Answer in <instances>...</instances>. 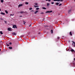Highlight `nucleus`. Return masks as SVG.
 I'll return each instance as SVG.
<instances>
[{
	"label": "nucleus",
	"mask_w": 75,
	"mask_h": 75,
	"mask_svg": "<svg viewBox=\"0 0 75 75\" xmlns=\"http://www.w3.org/2000/svg\"><path fill=\"white\" fill-rule=\"evenodd\" d=\"M13 28H17V26H16V25H13Z\"/></svg>",
	"instance_id": "f257e3e1"
},
{
	"label": "nucleus",
	"mask_w": 75,
	"mask_h": 75,
	"mask_svg": "<svg viewBox=\"0 0 75 75\" xmlns=\"http://www.w3.org/2000/svg\"><path fill=\"white\" fill-rule=\"evenodd\" d=\"M52 11H47L45 13H52Z\"/></svg>",
	"instance_id": "f03ea898"
},
{
	"label": "nucleus",
	"mask_w": 75,
	"mask_h": 75,
	"mask_svg": "<svg viewBox=\"0 0 75 75\" xmlns=\"http://www.w3.org/2000/svg\"><path fill=\"white\" fill-rule=\"evenodd\" d=\"M12 35H16V33H15L13 32L12 33Z\"/></svg>",
	"instance_id": "7ed1b4c3"
},
{
	"label": "nucleus",
	"mask_w": 75,
	"mask_h": 75,
	"mask_svg": "<svg viewBox=\"0 0 75 75\" xmlns=\"http://www.w3.org/2000/svg\"><path fill=\"white\" fill-rule=\"evenodd\" d=\"M23 6V4H20L18 5V6L19 7H21V6Z\"/></svg>",
	"instance_id": "20e7f679"
},
{
	"label": "nucleus",
	"mask_w": 75,
	"mask_h": 75,
	"mask_svg": "<svg viewBox=\"0 0 75 75\" xmlns=\"http://www.w3.org/2000/svg\"><path fill=\"white\" fill-rule=\"evenodd\" d=\"M69 35H71V36H72V32H70Z\"/></svg>",
	"instance_id": "39448f33"
},
{
	"label": "nucleus",
	"mask_w": 75,
	"mask_h": 75,
	"mask_svg": "<svg viewBox=\"0 0 75 75\" xmlns=\"http://www.w3.org/2000/svg\"><path fill=\"white\" fill-rule=\"evenodd\" d=\"M71 10H72L71 9H70L68 11V13H70L71 11Z\"/></svg>",
	"instance_id": "423d86ee"
},
{
	"label": "nucleus",
	"mask_w": 75,
	"mask_h": 75,
	"mask_svg": "<svg viewBox=\"0 0 75 75\" xmlns=\"http://www.w3.org/2000/svg\"><path fill=\"white\" fill-rule=\"evenodd\" d=\"M1 14L2 15H5V13L2 12L1 13Z\"/></svg>",
	"instance_id": "0eeeda50"
},
{
	"label": "nucleus",
	"mask_w": 75,
	"mask_h": 75,
	"mask_svg": "<svg viewBox=\"0 0 75 75\" xmlns=\"http://www.w3.org/2000/svg\"><path fill=\"white\" fill-rule=\"evenodd\" d=\"M71 52H75L74 51V50H73V49H72L71 50Z\"/></svg>",
	"instance_id": "6e6552de"
},
{
	"label": "nucleus",
	"mask_w": 75,
	"mask_h": 75,
	"mask_svg": "<svg viewBox=\"0 0 75 75\" xmlns=\"http://www.w3.org/2000/svg\"><path fill=\"white\" fill-rule=\"evenodd\" d=\"M59 3H58V2H57L55 4L56 5H57V6H58V4H59Z\"/></svg>",
	"instance_id": "1a4fd4ad"
},
{
	"label": "nucleus",
	"mask_w": 75,
	"mask_h": 75,
	"mask_svg": "<svg viewBox=\"0 0 75 75\" xmlns=\"http://www.w3.org/2000/svg\"><path fill=\"white\" fill-rule=\"evenodd\" d=\"M8 31H11V29H10V28H8Z\"/></svg>",
	"instance_id": "9d476101"
},
{
	"label": "nucleus",
	"mask_w": 75,
	"mask_h": 75,
	"mask_svg": "<svg viewBox=\"0 0 75 75\" xmlns=\"http://www.w3.org/2000/svg\"><path fill=\"white\" fill-rule=\"evenodd\" d=\"M38 11H37L34 12V14H37V13H38Z\"/></svg>",
	"instance_id": "9b49d317"
},
{
	"label": "nucleus",
	"mask_w": 75,
	"mask_h": 75,
	"mask_svg": "<svg viewBox=\"0 0 75 75\" xmlns=\"http://www.w3.org/2000/svg\"><path fill=\"white\" fill-rule=\"evenodd\" d=\"M34 7L35 8H36V7H39V6H34Z\"/></svg>",
	"instance_id": "f8f14e48"
},
{
	"label": "nucleus",
	"mask_w": 75,
	"mask_h": 75,
	"mask_svg": "<svg viewBox=\"0 0 75 75\" xmlns=\"http://www.w3.org/2000/svg\"><path fill=\"white\" fill-rule=\"evenodd\" d=\"M25 13V12L24 11H21V12H20V13H21V14H22V13Z\"/></svg>",
	"instance_id": "ddd939ff"
},
{
	"label": "nucleus",
	"mask_w": 75,
	"mask_h": 75,
	"mask_svg": "<svg viewBox=\"0 0 75 75\" xmlns=\"http://www.w3.org/2000/svg\"><path fill=\"white\" fill-rule=\"evenodd\" d=\"M51 32L52 34V33H53V30H51Z\"/></svg>",
	"instance_id": "4468645a"
},
{
	"label": "nucleus",
	"mask_w": 75,
	"mask_h": 75,
	"mask_svg": "<svg viewBox=\"0 0 75 75\" xmlns=\"http://www.w3.org/2000/svg\"><path fill=\"white\" fill-rule=\"evenodd\" d=\"M1 3H3L4 2V0H1Z\"/></svg>",
	"instance_id": "2eb2a0df"
},
{
	"label": "nucleus",
	"mask_w": 75,
	"mask_h": 75,
	"mask_svg": "<svg viewBox=\"0 0 75 75\" xmlns=\"http://www.w3.org/2000/svg\"><path fill=\"white\" fill-rule=\"evenodd\" d=\"M61 1L62 2L63 1V0H57V1Z\"/></svg>",
	"instance_id": "dca6fc26"
},
{
	"label": "nucleus",
	"mask_w": 75,
	"mask_h": 75,
	"mask_svg": "<svg viewBox=\"0 0 75 75\" xmlns=\"http://www.w3.org/2000/svg\"><path fill=\"white\" fill-rule=\"evenodd\" d=\"M42 9H44V10H46L47 9L46 8H45V7H43L42 8Z\"/></svg>",
	"instance_id": "f3484780"
},
{
	"label": "nucleus",
	"mask_w": 75,
	"mask_h": 75,
	"mask_svg": "<svg viewBox=\"0 0 75 75\" xmlns=\"http://www.w3.org/2000/svg\"><path fill=\"white\" fill-rule=\"evenodd\" d=\"M47 6H50V4L48 3H47Z\"/></svg>",
	"instance_id": "a211bd4d"
},
{
	"label": "nucleus",
	"mask_w": 75,
	"mask_h": 75,
	"mask_svg": "<svg viewBox=\"0 0 75 75\" xmlns=\"http://www.w3.org/2000/svg\"><path fill=\"white\" fill-rule=\"evenodd\" d=\"M8 48L10 50L12 49V47H9Z\"/></svg>",
	"instance_id": "6ab92c4d"
},
{
	"label": "nucleus",
	"mask_w": 75,
	"mask_h": 75,
	"mask_svg": "<svg viewBox=\"0 0 75 75\" xmlns=\"http://www.w3.org/2000/svg\"><path fill=\"white\" fill-rule=\"evenodd\" d=\"M5 11V13H6V14H8V12L6 10Z\"/></svg>",
	"instance_id": "aec40b11"
},
{
	"label": "nucleus",
	"mask_w": 75,
	"mask_h": 75,
	"mask_svg": "<svg viewBox=\"0 0 75 75\" xmlns=\"http://www.w3.org/2000/svg\"><path fill=\"white\" fill-rule=\"evenodd\" d=\"M0 33L1 34H3V32H2V31H0Z\"/></svg>",
	"instance_id": "412c9836"
},
{
	"label": "nucleus",
	"mask_w": 75,
	"mask_h": 75,
	"mask_svg": "<svg viewBox=\"0 0 75 75\" xmlns=\"http://www.w3.org/2000/svg\"><path fill=\"white\" fill-rule=\"evenodd\" d=\"M73 44H74V47H75V42H73Z\"/></svg>",
	"instance_id": "4be33fe9"
},
{
	"label": "nucleus",
	"mask_w": 75,
	"mask_h": 75,
	"mask_svg": "<svg viewBox=\"0 0 75 75\" xmlns=\"http://www.w3.org/2000/svg\"><path fill=\"white\" fill-rule=\"evenodd\" d=\"M36 10H39V8H36Z\"/></svg>",
	"instance_id": "5701e85b"
},
{
	"label": "nucleus",
	"mask_w": 75,
	"mask_h": 75,
	"mask_svg": "<svg viewBox=\"0 0 75 75\" xmlns=\"http://www.w3.org/2000/svg\"><path fill=\"white\" fill-rule=\"evenodd\" d=\"M25 4H28V2H25Z\"/></svg>",
	"instance_id": "b1692460"
},
{
	"label": "nucleus",
	"mask_w": 75,
	"mask_h": 75,
	"mask_svg": "<svg viewBox=\"0 0 75 75\" xmlns=\"http://www.w3.org/2000/svg\"><path fill=\"white\" fill-rule=\"evenodd\" d=\"M35 5L36 6H37V5H38V4L37 3H35Z\"/></svg>",
	"instance_id": "393cba45"
},
{
	"label": "nucleus",
	"mask_w": 75,
	"mask_h": 75,
	"mask_svg": "<svg viewBox=\"0 0 75 75\" xmlns=\"http://www.w3.org/2000/svg\"><path fill=\"white\" fill-rule=\"evenodd\" d=\"M61 5H62V4H59V6H61Z\"/></svg>",
	"instance_id": "a878e982"
},
{
	"label": "nucleus",
	"mask_w": 75,
	"mask_h": 75,
	"mask_svg": "<svg viewBox=\"0 0 75 75\" xmlns=\"http://www.w3.org/2000/svg\"><path fill=\"white\" fill-rule=\"evenodd\" d=\"M53 1H57V0H53Z\"/></svg>",
	"instance_id": "bb28decb"
},
{
	"label": "nucleus",
	"mask_w": 75,
	"mask_h": 75,
	"mask_svg": "<svg viewBox=\"0 0 75 75\" xmlns=\"http://www.w3.org/2000/svg\"><path fill=\"white\" fill-rule=\"evenodd\" d=\"M26 22L25 21H23V24H25Z\"/></svg>",
	"instance_id": "cd10ccee"
},
{
	"label": "nucleus",
	"mask_w": 75,
	"mask_h": 75,
	"mask_svg": "<svg viewBox=\"0 0 75 75\" xmlns=\"http://www.w3.org/2000/svg\"><path fill=\"white\" fill-rule=\"evenodd\" d=\"M9 44H10V45H11V44H12L10 42L9 43Z\"/></svg>",
	"instance_id": "c85d7f7f"
},
{
	"label": "nucleus",
	"mask_w": 75,
	"mask_h": 75,
	"mask_svg": "<svg viewBox=\"0 0 75 75\" xmlns=\"http://www.w3.org/2000/svg\"><path fill=\"white\" fill-rule=\"evenodd\" d=\"M29 9L30 10H32V8H29Z\"/></svg>",
	"instance_id": "c756f323"
},
{
	"label": "nucleus",
	"mask_w": 75,
	"mask_h": 75,
	"mask_svg": "<svg viewBox=\"0 0 75 75\" xmlns=\"http://www.w3.org/2000/svg\"><path fill=\"white\" fill-rule=\"evenodd\" d=\"M31 26V24H30L29 25V27H30Z\"/></svg>",
	"instance_id": "7c9ffc66"
},
{
	"label": "nucleus",
	"mask_w": 75,
	"mask_h": 75,
	"mask_svg": "<svg viewBox=\"0 0 75 75\" xmlns=\"http://www.w3.org/2000/svg\"><path fill=\"white\" fill-rule=\"evenodd\" d=\"M14 14H10V16H13V15H14Z\"/></svg>",
	"instance_id": "2f4dec72"
},
{
	"label": "nucleus",
	"mask_w": 75,
	"mask_h": 75,
	"mask_svg": "<svg viewBox=\"0 0 75 75\" xmlns=\"http://www.w3.org/2000/svg\"><path fill=\"white\" fill-rule=\"evenodd\" d=\"M51 4H54V2H52V3H51Z\"/></svg>",
	"instance_id": "473e14b6"
},
{
	"label": "nucleus",
	"mask_w": 75,
	"mask_h": 75,
	"mask_svg": "<svg viewBox=\"0 0 75 75\" xmlns=\"http://www.w3.org/2000/svg\"><path fill=\"white\" fill-rule=\"evenodd\" d=\"M5 22L6 24H7V21H5Z\"/></svg>",
	"instance_id": "72a5a7b5"
},
{
	"label": "nucleus",
	"mask_w": 75,
	"mask_h": 75,
	"mask_svg": "<svg viewBox=\"0 0 75 75\" xmlns=\"http://www.w3.org/2000/svg\"><path fill=\"white\" fill-rule=\"evenodd\" d=\"M57 39H58V40L59 39V37H58L57 38Z\"/></svg>",
	"instance_id": "f704fd0d"
},
{
	"label": "nucleus",
	"mask_w": 75,
	"mask_h": 75,
	"mask_svg": "<svg viewBox=\"0 0 75 75\" xmlns=\"http://www.w3.org/2000/svg\"><path fill=\"white\" fill-rule=\"evenodd\" d=\"M6 45H7V46H9V45H8V44H6Z\"/></svg>",
	"instance_id": "c9c22d12"
},
{
	"label": "nucleus",
	"mask_w": 75,
	"mask_h": 75,
	"mask_svg": "<svg viewBox=\"0 0 75 75\" xmlns=\"http://www.w3.org/2000/svg\"><path fill=\"white\" fill-rule=\"evenodd\" d=\"M44 14V13H41V14Z\"/></svg>",
	"instance_id": "e433bc0d"
},
{
	"label": "nucleus",
	"mask_w": 75,
	"mask_h": 75,
	"mask_svg": "<svg viewBox=\"0 0 75 75\" xmlns=\"http://www.w3.org/2000/svg\"><path fill=\"white\" fill-rule=\"evenodd\" d=\"M51 0H48V1H51Z\"/></svg>",
	"instance_id": "4c0bfd02"
},
{
	"label": "nucleus",
	"mask_w": 75,
	"mask_h": 75,
	"mask_svg": "<svg viewBox=\"0 0 75 75\" xmlns=\"http://www.w3.org/2000/svg\"><path fill=\"white\" fill-rule=\"evenodd\" d=\"M20 17H23V16H20Z\"/></svg>",
	"instance_id": "58836bf2"
},
{
	"label": "nucleus",
	"mask_w": 75,
	"mask_h": 75,
	"mask_svg": "<svg viewBox=\"0 0 75 75\" xmlns=\"http://www.w3.org/2000/svg\"><path fill=\"white\" fill-rule=\"evenodd\" d=\"M32 11V12H33V11Z\"/></svg>",
	"instance_id": "ea45409f"
},
{
	"label": "nucleus",
	"mask_w": 75,
	"mask_h": 75,
	"mask_svg": "<svg viewBox=\"0 0 75 75\" xmlns=\"http://www.w3.org/2000/svg\"><path fill=\"white\" fill-rule=\"evenodd\" d=\"M40 34V33H38V34Z\"/></svg>",
	"instance_id": "a19ab883"
},
{
	"label": "nucleus",
	"mask_w": 75,
	"mask_h": 75,
	"mask_svg": "<svg viewBox=\"0 0 75 75\" xmlns=\"http://www.w3.org/2000/svg\"><path fill=\"white\" fill-rule=\"evenodd\" d=\"M74 60L75 61V58L74 59Z\"/></svg>",
	"instance_id": "79ce46f5"
},
{
	"label": "nucleus",
	"mask_w": 75,
	"mask_h": 75,
	"mask_svg": "<svg viewBox=\"0 0 75 75\" xmlns=\"http://www.w3.org/2000/svg\"><path fill=\"white\" fill-rule=\"evenodd\" d=\"M48 0H45V1H48Z\"/></svg>",
	"instance_id": "37998d69"
},
{
	"label": "nucleus",
	"mask_w": 75,
	"mask_h": 75,
	"mask_svg": "<svg viewBox=\"0 0 75 75\" xmlns=\"http://www.w3.org/2000/svg\"><path fill=\"white\" fill-rule=\"evenodd\" d=\"M0 11H1V9L0 8Z\"/></svg>",
	"instance_id": "c03bdc74"
},
{
	"label": "nucleus",
	"mask_w": 75,
	"mask_h": 75,
	"mask_svg": "<svg viewBox=\"0 0 75 75\" xmlns=\"http://www.w3.org/2000/svg\"><path fill=\"white\" fill-rule=\"evenodd\" d=\"M22 0V1H24V0Z\"/></svg>",
	"instance_id": "a18cd8bd"
},
{
	"label": "nucleus",
	"mask_w": 75,
	"mask_h": 75,
	"mask_svg": "<svg viewBox=\"0 0 75 75\" xmlns=\"http://www.w3.org/2000/svg\"><path fill=\"white\" fill-rule=\"evenodd\" d=\"M1 51V49H0V51Z\"/></svg>",
	"instance_id": "49530a36"
},
{
	"label": "nucleus",
	"mask_w": 75,
	"mask_h": 75,
	"mask_svg": "<svg viewBox=\"0 0 75 75\" xmlns=\"http://www.w3.org/2000/svg\"><path fill=\"white\" fill-rule=\"evenodd\" d=\"M1 20H2V19H1Z\"/></svg>",
	"instance_id": "de8ad7c7"
}]
</instances>
